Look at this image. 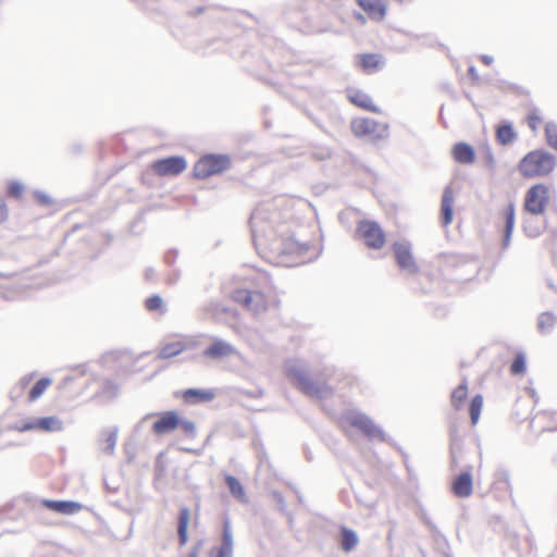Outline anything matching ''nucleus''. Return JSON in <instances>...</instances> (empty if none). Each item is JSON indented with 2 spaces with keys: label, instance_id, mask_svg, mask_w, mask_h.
I'll return each mask as SVG.
<instances>
[{
  "label": "nucleus",
  "instance_id": "obj_1",
  "mask_svg": "<svg viewBox=\"0 0 557 557\" xmlns=\"http://www.w3.org/2000/svg\"><path fill=\"white\" fill-rule=\"evenodd\" d=\"M277 218L276 212L270 215L263 207L256 208L249 220L253 240H263L272 250L281 255L305 258L310 248L309 243L298 240L294 234L285 236L282 230L275 227Z\"/></svg>",
  "mask_w": 557,
  "mask_h": 557
},
{
  "label": "nucleus",
  "instance_id": "obj_2",
  "mask_svg": "<svg viewBox=\"0 0 557 557\" xmlns=\"http://www.w3.org/2000/svg\"><path fill=\"white\" fill-rule=\"evenodd\" d=\"M285 373L292 385L308 397L322 399L331 394V388L325 382L310 377L309 368L304 361H288Z\"/></svg>",
  "mask_w": 557,
  "mask_h": 557
},
{
  "label": "nucleus",
  "instance_id": "obj_3",
  "mask_svg": "<svg viewBox=\"0 0 557 557\" xmlns=\"http://www.w3.org/2000/svg\"><path fill=\"white\" fill-rule=\"evenodd\" d=\"M555 168V156L544 149H535L528 152L518 164L519 173L525 178L546 176Z\"/></svg>",
  "mask_w": 557,
  "mask_h": 557
},
{
  "label": "nucleus",
  "instance_id": "obj_4",
  "mask_svg": "<svg viewBox=\"0 0 557 557\" xmlns=\"http://www.w3.org/2000/svg\"><path fill=\"white\" fill-rule=\"evenodd\" d=\"M232 166V160L225 153L203 154L193 168V174L196 178L205 180L213 175L221 174Z\"/></svg>",
  "mask_w": 557,
  "mask_h": 557
},
{
  "label": "nucleus",
  "instance_id": "obj_5",
  "mask_svg": "<svg viewBox=\"0 0 557 557\" xmlns=\"http://www.w3.org/2000/svg\"><path fill=\"white\" fill-rule=\"evenodd\" d=\"M356 233L369 249L379 250L386 242L384 230L373 220L359 221Z\"/></svg>",
  "mask_w": 557,
  "mask_h": 557
},
{
  "label": "nucleus",
  "instance_id": "obj_6",
  "mask_svg": "<svg viewBox=\"0 0 557 557\" xmlns=\"http://www.w3.org/2000/svg\"><path fill=\"white\" fill-rule=\"evenodd\" d=\"M549 202V190L545 184L539 183L531 186L524 197V210L532 215H542Z\"/></svg>",
  "mask_w": 557,
  "mask_h": 557
},
{
  "label": "nucleus",
  "instance_id": "obj_7",
  "mask_svg": "<svg viewBox=\"0 0 557 557\" xmlns=\"http://www.w3.org/2000/svg\"><path fill=\"white\" fill-rule=\"evenodd\" d=\"M351 132L357 137L371 136L373 141L387 139L388 125L376 122L370 117L355 119L351 122Z\"/></svg>",
  "mask_w": 557,
  "mask_h": 557
},
{
  "label": "nucleus",
  "instance_id": "obj_8",
  "mask_svg": "<svg viewBox=\"0 0 557 557\" xmlns=\"http://www.w3.org/2000/svg\"><path fill=\"white\" fill-rule=\"evenodd\" d=\"M11 429L21 433L35 430L45 432H61L64 429V424L60 418L55 416H49L33 418L23 422H17L14 425H12Z\"/></svg>",
  "mask_w": 557,
  "mask_h": 557
},
{
  "label": "nucleus",
  "instance_id": "obj_9",
  "mask_svg": "<svg viewBox=\"0 0 557 557\" xmlns=\"http://www.w3.org/2000/svg\"><path fill=\"white\" fill-rule=\"evenodd\" d=\"M347 420L351 426L360 430L370 441L374 438H377L381 442L387 441L385 432L366 413L351 412Z\"/></svg>",
  "mask_w": 557,
  "mask_h": 557
},
{
  "label": "nucleus",
  "instance_id": "obj_10",
  "mask_svg": "<svg viewBox=\"0 0 557 557\" xmlns=\"http://www.w3.org/2000/svg\"><path fill=\"white\" fill-rule=\"evenodd\" d=\"M392 250L400 270L409 274H417L419 272V265L413 258L409 243L395 242L392 246Z\"/></svg>",
  "mask_w": 557,
  "mask_h": 557
},
{
  "label": "nucleus",
  "instance_id": "obj_11",
  "mask_svg": "<svg viewBox=\"0 0 557 557\" xmlns=\"http://www.w3.org/2000/svg\"><path fill=\"white\" fill-rule=\"evenodd\" d=\"M233 299L255 313L265 310L264 296L258 290L236 289L233 293Z\"/></svg>",
  "mask_w": 557,
  "mask_h": 557
},
{
  "label": "nucleus",
  "instance_id": "obj_12",
  "mask_svg": "<svg viewBox=\"0 0 557 557\" xmlns=\"http://www.w3.org/2000/svg\"><path fill=\"white\" fill-rule=\"evenodd\" d=\"M187 166L184 157L171 156L159 159L153 163V170L160 176L177 175L182 173Z\"/></svg>",
  "mask_w": 557,
  "mask_h": 557
},
{
  "label": "nucleus",
  "instance_id": "obj_13",
  "mask_svg": "<svg viewBox=\"0 0 557 557\" xmlns=\"http://www.w3.org/2000/svg\"><path fill=\"white\" fill-rule=\"evenodd\" d=\"M40 504L51 511L65 516L75 515L83 509V504L75 500L42 498Z\"/></svg>",
  "mask_w": 557,
  "mask_h": 557
},
{
  "label": "nucleus",
  "instance_id": "obj_14",
  "mask_svg": "<svg viewBox=\"0 0 557 557\" xmlns=\"http://www.w3.org/2000/svg\"><path fill=\"white\" fill-rule=\"evenodd\" d=\"M472 467H467L461 471L451 483V491L455 496L466 498L471 495L473 490V478L471 473Z\"/></svg>",
  "mask_w": 557,
  "mask_h": 557
},
{
  "label": "nucleus",
  "instance_id": "obj_15",
  "mask_svg": "<svg viewBox=\"0 0 557 557\" xmlns=\"http://www.w3.org/2000/svg\"><path fill=\"white\" fill-rule=\"evenodd\" d=\"M180 414L174 411H165L152 424V432L157 435H164L178 428Z\"/></svg>",
  "mask_w": 557,
  "mask_h": 557
},
{
  "label": "nucleus",
  "instance_id": "obj_16",
  "mask_svg": "<svg viewBox=\"0 0 557 557\" xmlns=\"http://www.w3.org/2000/svg\"><path fill=\"white\" fill-rule=\"evenodd\" d=\"M235 352V347L223 339H214L203 351V357L212 360L223 359Z\"/></svg>",
  "mask_w": 557,
  "mask_h": 557
},
{
  "label": "nucleus",
  "instance_id": "obj_17",
  "mask_svg": "<svg viewBox=\"0 0 557 557\" xmlns=\"http://www.w3.org/2000/svg\"><path fill=\"white\" fill-rule=\"evenodd\" d=\"M504 218V235L502 248L505 250L509 247L516 222V206L509 201L503 211Z\"/></svg>",
  "mask_w": 557,
  "mask_h": 557
},
{
  "label": "nucleus",
  "instance_id": "obj_18",
  "mask_svg": "<svg viewBox=\"0 0 557 557\" xmlns=\"http://www.w3.org/2000/svg\"><path fill=\"white\" fill-rule=\"evenodd\" d=\"M234 540L230 518L223 519L221 545L215 557H233Z\"/></svg>",
  "mask_w": 557,
  "mask_h": 557
},
{
  "label": "nucleus",
  "instance_id": "obj_19",
  "mask_svg": "<svg viewBox=\"0 0 557 557\" xmlns=\"http://www.w3.org/2000/svg\"><path fill=\"white\" fill-rule=\"evenodd\" d=\"M181 397L188 405H198L213 400L215 393L212 389L187 388L181 393Z\"/></svg>",
  "mask_w": 557,
  "mask_h": 557
},
{
  "label": "nucleus",
  "instance_id": "obj_20",
  "mask_svg": "<svg viewBox=\"0 0 557 557\" xmlns=\"http://www.w3.org/2000/svg\"><path fill=\"white\" fill-rule=\"evenodd\" d=\"M454 218V191L450 186L443 190L441 202V222L444 226L449 225Z\"/></svg>",
  "mask_w": 557,
  "mask_h": 557
},
{
  "label": "nucleus",
  "instance_id": "obj_21",
  "mask_svg": "<svg viewBox=\"0 0 557 557\" xmlns=\"http://www.w3.org/2000/svg\"><path fill=\"white\" fill-rule=\"evenodd\" d=\"M451 157L459 164H471L475 160V151L468 143L459 141L453 146Z\"/></svg>",
  "mask_w": 557,
  "mask_h": 557
},
{
  "label": "nucleus",
  "instance_id": "obj_22",
  "mask_svg": "<svg viewBox=\"0 0 557 557\" xmlns=\"http://www.w3.org/2000/svg\"><path fill=\"white\" fill-rule=\"evenodd\" d=\"M357 4L376 21H382L386 15V7L380 0H356Z\"/></svg>",
  "mask_w": 557,
  "mask_h": 557
},
{
  "label": "nucleus",
  "instance_id": "obj_23",
  "mask_svg": "<svg viewBox=\"0 0 557 557\" xmlns=\"http://www.w3.org/2000/svg\"><path fill=\"white\" fill-rule=\"evenodd\" d=\"M462 451V441L457 430L450 431L449 455L450 467L455 469L459 466L460 455Z\"/></svg>",
  "mask_w": 557,
  "mask_h": 557
},
{
  "label": "nucleus",
  "instance_id": "obj_24",
  "mask_svg": "<svg viewBox=\"0 0 557 557\" xmlns=\"http://www.w3.org/2000/svg\"><path fill=\"white\" fill-rule=\"evenodd\" d=\"M495 135L498 144L503 146L511 144L517 137V133L515 132L513 126L510 122H503L498 124L496 127Z\"/></svg>",
  "mask_w": 557,
  "mask_h": 557
},
{
  "label": "nucleus",
  "instance_id": "obj_25",
  "mask_svg": "<svg viewBox=\"0 0 557 557\" xmlns=\"http://www.w3.org/2000/svg\"><path fill=\"white\" fill-rule=\"evenodd\" d=\"M358 534L352 529L342 527L339 530V546L344 552H351L358 544Z\"/></svg>",
  "mask_w": 557,
  "mask_h": 557
},
{
  "label": "nucleus",
  "instance_id": "obj_26",
  "mask_svg": "<svg viewBox=\"0 0 557 557\" xmlns=\"http://www.w3.org/2000/svg\"><path fill=\"white\" fill-rule=\"evenodd\" d=\"M349 100L351 103L356 104L359 108L375 113L380 112V109L375 104H373L372 98L360 90H356L351 95H349Z\"/></svg>",
  "mask_w": 557,
  "mask_h": 557
},
{
  "label": "nucleus",
  "instance_id": "obj_27",
  "mask_svg": "<svg viewBox=\"0 0 557 557\" xmlns=\"http://www.w3.org/2000/svg\"><path fill=\"white\" fill-rule=\"evenodd\" d=\"M119 385L112 380L103 381L101 387L94 396L95 399H102L106 401L113 400L119 395Z\"/></svg>",
  "mask_w": 557,
  "mask_h": 557
},
{
  "label": "nucleus",
  "instance_id": "obj_28",
  "mask_svg": "<svg viewBox=\"0 0 557 557\" xmlns=\"http://www.w3.org/2000/svg\"><path fill=\"white\" fill-rule=\"evenodd\" d=\"M357 63L366 72H373L379 67L380 55L375 53L357 54Z\"/></svg>",
  "mask_w": 557,
  "mask_h": 557
},
{
  "label": "nucleus",
  "instance_id": "obj_29",
  "mask_svg": "<svg viewBox=\"0 0 557 557\" xmlns=\"http://www.w3.org/2000/svg\"><path fill=\"white\" fill-rule=\"evenodd\" d=\"M186 349V345L182 342H174L163 345L159 352L158 357L160 359H169L172 357H176L182 354Z\"/></svg>",
  "mask_w": 557,
  "mask_h": 557
},
{
  "label": "nucleus",
  "instance_id": "obj_30",
  "mask_svg": "<svg viewBox=\"0 0 557 557\" xmlns=\"http://www.w3.org/2000/svg\"><path fill=\"white\" fill-rule=\"evenodd\" d=\"M556 318L549 312H542L537 318V330L541 334H549L555 327Z\"/></svg>",
  "mask_w": 557,
  "mask_h": 557
},
{
  "label": "nucleus",
  "instance_id": "obj_31",
  "mask_svg": "<svg viewBox=\"0 0 557 557\" xmlns=\"http://www.w3.org/2000/svg\"><path fill=\"white\" fill-rule=\"evenodd\" d=\"M119 426H112L109 430H104L101 433V436H104L103 441L106 446L103 447V451L108 455H113L117 442Z\"/></svg>",
  "mask_w": 557,
  "mask_h": 557
},
{
  "label": "nucleus",
  "instance_id": "obj_32",
  "mask_svg": "<svg viewBox=\"0 0 557 557\" xmlns=\"http://www.w3.org/2000/svg\"><path fill=\"white\" fill-rule=\"evenodd\" d=\"M483 406V397L480 394H476L472 397L470 405H469V414L471 423L474 425L478 423L481 414Z\"/></svg>",
  "mask_w": 557,
  "mask_h": 557
},
{
  "label": "nucleus",
  "instance_id": "obj_33",
  "mask_svg": "<svg viewBox=\"0 0 557 557\" xmlns=\"http://www.w3.org/2000/svg\"><path fill=\"white\" fill-rule=\"evenodd\" d=\"M50 384H51V379H49V377L39 379L29 389V393H28L29 400L34 401V400L38 399Z\"/></svg>",
  "mask_w": 557,
  "mask_h": 557
},
{
  "label": "nucleus",
  "instance_id": "obj_34",
  "mask_svg": "<svg viewBox=\"0 0 557 557\" xmlns=\"http://www.w3.org/2000/svg\"><path fill=\"white\" fill-rule=\"evenodd\" d=\"M225 483H226V486H227L230 493L235 498H242L245 496L244 487L237 478L228 474L225 476Z\"/></svg>",
  "mask_w": 557,
  "mask_h": 557
},
{
  "label": "nucleus",
  "instance_id": "obj_35",
  "mask_svg": "<svg viewBox=\"0 0 557 557\" xmlns=\"http://www.w3.org/2000/svg\"><path fill=\"white\" fill-rule=\"evenodd\" d=\"M544 231V226L534 223L532 218L525 219L523 222V232L529 238L539 237Z\"/></svg>",
  "mask_w": 557,
  "mask_h": 557
},
{
  "label": "nucleus",
  "instance_id": "obj_36",
  "mask_svg": "<svg viewBox=\"0 0 557 557\" xmlns=\"http://www.w3.org/2000/svg\"><path fill=\"white\" fill-rule=\"evenodd\" d=\"M468 396L467 381L463 380L451 393V403L458 407Z\"/></svg>",
  "mask_w": 557,
  "mask_h": 557
},
{
  "label": "nucleus",
  "instance_id": "obj_37",
  "mask_svg": "<svg viewBox=\"0 0 557 557\" xmlns=\"http://www.w3.org/2000/svg\"><path fill=\"white\" fill-rule=\"evenodd\" d=\"M482 159H483V164L484 166L492 173L494 174L495 171H496V160H495V157H494V153H493V150L492 148L486 145L483 149H482Z\"/></svg>",
  "mask_w": 557,
  "mask_h": 557
},
{
  "label": "nucleus",
  "instance_id": "obj_38",
  "mask_svg": "<svg viewBox=\"0 0 557 557\" xmlns=\"http://www.w3.org/2000/svg\"><path fill=\"white\" fill-rule=\"evenodd\" d=\"M525 371V357L522 352L516 355L513 361L510 364V372L513 375H519Z\"/></svg>",
  "mask_w": 557,
  "mask_h": 557
},
{
  "label": "nucleus",
  "instance_id": "obj_39",
  "mask_svg": "<svg viewBox=\"0 0 557 557\" xmlns=\"http://www.w3.org/2000/svg\"><path fill=\"white\" fill-rule=\"evenodd\" d=\"M24 191V185L18 181H10L7 193L11 198L21 199Z\"/></svg>",
  "mask_w": 557,
  "mask_h": 557
},
{
  "label": "nucleus",
  "instance_id": "obj_40",
  "mask_svg": "<svg viewBox=\"0 0 557 557\" xmlns=\"http://www.w3.org/2000/svg\"><path fill=\"white\" fill-rule=\"evenodd\" d=\"M190 520V510L188 507H182L180 509L178 518H177V530L188 531Z\"/></svg>",
  "mask_w": 557,
  "mask_h": 557
},
{
  "label": "nucleus",
  "instance_id": "obj_41",
  "mask_svg": "<svg viewBox=\"0 0 557 557\" xmlns=\"http://www.w3.org/2000/svg\"><path fill=\"white\" fill-rule=\"evenodd\" d=\"M420 518L425 523V525L429 528V530L433 533L435 537L444 539V535L440 532L435 523L430 519L426 511L424 509L420 510Z\"/></svg>",
  "mask_w": 557,
  "mask_h": 557
},
{
  "label": "nucleus",
  "instance_id": "obj_42",
  "mask_svg": "<svg viewBox=\"0 0 557 557\" xmlns=\"http://www.w3.org/2000/svg\"><path fill=\"white\" fill-rule=\"evenodd\" d=\"M163 304V299L159 295H152L148 297L145 301V306L149 311H156L161 308Z\"/></svg>",
  "mask_w": 557,
  "mask_h": 557
},
{
  "label": "nucleus",
  "instance_id": "obj_43",
  "mask_svg": "<svg viewBox=\"0 0 557 557\" xmlns=\"http://www.w3.org/2000/svg\"><path fill=\"white\" fill-rule=\"evenodd\" d=\"M178 426L183 430V432L190 436V437H194L195 436V433H196V425L193 421L190 420H186V419H182L180 417V423H178Z\"/></svg>",
  "mask_w": 557,
  "mask_h": 557
},
{
  "label": "nucleus",
  "instance_id": "obj_44",
  "mask_svg": "<svg viewBox=\"0 0 557 557\" xmlns=\"http://www.w3.org/2000/svg\"><path fill=\"white\" fill-rule=\"evenodd\" d=\"M124 453L126 456V461L128 463L133 462L136 458V446L135 443L132 441H128L124 444Z\"/></svg>",
  "mask_w": 557,
  "mask_h": 557
},
{
  "label": "nucleus",
  "instance_id": "obj_45",
  "mask_svg": "<svg viewBox=\"0 0 557 557\" xmlns=\"http://www.w3.org/2000/svg\"><path fill=\"white\" fill-rule=\"evenodd\" d=\"M272 498L276 503V506H277V509L280 510V512L287 513V505H286L284 496L280 492L273 491Z\"/></svg>",
  "mask_w": 557,
  "mask_h": 557
},
{
  "label": "nucleus",
  "instance_id": "obj_46",
  "mask_svg": "<svg viewBox=\"0 0 557 557\" xmlns=\"http://www.w3.org/2000/svg\"><path fill=\"white\" fill-rule=\"evenodd\" d=\"M34 197L38 201V203H40L41 206L48 207V206L52 205V202H53L51 197L42 190H36L34 193Z\"/></svg>",
  "mask_w": 557,
  "mask_h": 557
},
{
  "label": "nucleus",
  "instance_id": "obj_47",
  "mask_svg": "<svg viewBox=\"0 0 557 557\" xmlns=\"http://www.w3.org/2000/svg\"><path fill=\"white\" fill-rule=\"evenodd\" d=\"M497 476H498V480L500 482H504L505 485H506V490L507 491H510L511 490V483H510V474H509V471L508 470H499L497 472Z\"/></svg>",
  "mask_w": 557,
  "mask_h": 557
},
{
  "label": "nucleus",
  "instance_id": "obj_48",
  "mask_svg": "<svg viewBox=\"0 0 557 557\" xmlns=\"http://www.w3.org/2000/svg\"><path fill=\"white\" fill-rule=\"evenodd\" d=\"M331 154L332 153H331L330 149H326V148L318 149L312 152V157L319 161L326 160V159L331 158Z\"/></svg>",
  "mask_w": 557,
  "mask_h": 557
},
{
  "label": "nucleus",
  "instance_id": "obj_49",
  "mask_svg": "<svg viewBox=\"0 0 557 557\" xmlns=\"http://www.w3.org/2000/svg\"><path fill=\"white\" fill-rule=\"evenodd\" d=\"M540 122L541 117L536 113L532 112L528 115V125L531 129L535 131Z\"/></svg>",
  "mask_w": 557,
  "mask_h": 557
},
{
  "label": "nucleus",
  "instance_id": "obj_50",
  "mask_svg": "<svg viewBox=\"0 0 557 557\" xmlns=\"http://www.w3.org/2000/svg\"><path fill=\"white\" fill-rule=\"evenodd\" d=\"M154 416H157V413H147L145 417H143L140 421L134 426L133 433L137 434L140 431V429L145 425V423Z\"/></svg>",
  "mask_w": 557,
  "mask_h": 557
},
{
  "label": "nucleus",
  "instance_id": "obj_51",
  "mask_svg": "<svg viewBox=\"0 0 557 557\" xmlns=\"http://www.w3.org/2000/svg\"><path fill=\"white\" fill-rule=\"evenodd\" d=\"M546 138L548 145L557 150V134H552L548 127H546Z\"/></svg>",
  "mask_w": 557,
  "mask_h": 557
},
{
  "label": "nucleus",
  "instance_id": "obj_52",
  "mask_svg": "<svg viewBox=\"0 0 557 557\" xmlns=\"http://www.w3.org/2000/svg\"><path fill=\"white\" fill-rule=\"evenodd\" d=\"M177 250L176 249H172V250H169L165 256H164V260L168 264H173L177 258Z\"/></svg>",
  "mask_w": 557,
  "mask_h": 557
},
{
  "label": "nucleus",
  "instance_id": "obj_53",
  "mask_svg": "<svg viewBox=\"0 0 557 557\" xmlns=\"http://www.w3.org/2000/svg\"><path fill=\"white\" fill-rule=\"evenodd\" d=\"M9 212L7 205L0 200V224L8 220Z\"/></svg>",
  "mask_w": 557,
  "mask_h": 557
},
{
  "label": "nucleus",
  "instance_id": "obj_54",
  "mask_svg": "<svg viewBox=\"0 0 557 557\" xmlns=\"http://www.w3.org/2000/svg\"><path fill=\"white\" fill-rule=\"evenodd\" d=\"M247 396L249 397H252V398H260L263 396L264 392L262 388H255V389H251V391H245L244 392Z\"/></svg>",
  "mask_w": 557,
  "mask_h": 557
},
{
  "label": "nucleus",
  "instance_id": "obj_55",
  "mask_svg": "<svg viewBox=\"0 0 557 557\" xmlns=\"http://www.w3.org/2000/svg\"><path fill=\"white\" fill-rule=\"evenodd\" d=\"M177 536H178L180 546L186 545V543L188 541V531L177 530Z\"/></svg>",
  "mask_w": 557,
  "mask_h": 557
},
{
  "label": "nucleus",
  "instance_id": "obj_56",
  "mask_svg": "<svg viewBox=\"0 0 557 557\" xmlns=\"http://www.w3.org/2000/svg\"><path fill=\"white\" fill-rule=\"evenodd\" d=\"M468 75L472 79L473 83H476L480 79L479 74H478L476 69H475L474 65L469 66Z\"/></svg>",
  "mask_w": 557,
  "mask_h": 557
},
{
  "label": "nucleus",
  "instance_id": "obj_57",
  "mask_svg": "<svg viewBox=\"0 0 557 557\" xmlns=\"http://www.w3.org/2000/svg\"><path fill=\"white\" fill-rule=\"evenodd\" d=\"M156 272L152 268H147L144 272V276L147 281H152L154 278Z\"/></svg>",
  "mask_w": 557,
  "mask_h": 557
},
{
  "label": "nucleus",
  "instance_id": "obj_58",
  "mask_svg": "<svg viewBox=\"0 0 557 557\" xmlns=\"http://www.w3.org/2000/svg\"><path fill=\"white\" fill-rule=\"evenodd\" d=\"M480 58H481V61H482L485 65H491V64L494 62L493 57H491V55H488V54H482Z\"/></svg>",
  "mask_w": 557,
  "mask_h": 557
},
{
  "label": "nucleus",
  "instance_id": "obj_59",
  "mask_svg": "<svg viewBox=\"0 0 557 557\" xmlns=\"http://www.w3.org/2000/svg\"><path fill=\"white\" fill-rule=\"evenodd\" d=\"M201 545V542H199L196 546H194L190 552L188 553V557H198L199 547Z\"/></svg>",
  "mask_w": 557,
  "mask_h": 557
},
{
  "label": "nucleus",
  "instance_id": "obj_60",
  "mask_svg": "<svg viewBox=\"0 0 557 557\" xmlns=\"http://www.w3.org/2000/svg\"><path fill=\"white\" fill-rule=\"evenodd\" d=\"M284 515L287 517V520H288V524H289V527H292V525H293V523H294V517H293V515H292L288 510H287V513H284Z\"/></svg>",
  "mask_w": 557,
  "mask_h": 557
},
{
  "label": "nucleus",
  "instance_id": "obj_61",
  "mask_svg": "<svg viewBox=\"0 0 557 557\" xmlns=\"http://www.w3.org/2000/svg\"><path fill=\"white\" fill-rule=\"evenodd\" d=\"M357 17H358V20H360L361 22H364V21H366V18L363 17V15H362V14H360V13L357 15Z\"/></svg>",
  "mask_w": 557,
  "mask_h": 557
},
{
  "label": "nucleus",
  "instance_id": "obj_62",
  "mask_svg": "<svg viewBox=\"0 0 557 557\" xmlns=\"http://www.w3.org/2000/svg\"><path fill=\"white\" fill-rule=\"evenodd\" d=\"M298 500L301 503L302 502V496L300 494H298Z\"/></svg>",
  "mask_w": 557,
  "mask_h": 557
},
{
  "label": "nucleus",
  "instance_id": "obj_63",
  "mask_svg": "<svg viewBox=\"0 0 557 557\" xmlns=\"http://www.w3.org/2000/svg\"><path fill=\"white\" fill-rule=\"evenodd\" d=\"M202 11H203V9H202V8H198V9H197V12H198V13H200V12H202Z\"/></svg>",
  "mask_w": 557,
  "mask_h": 557
}]
</instances>
